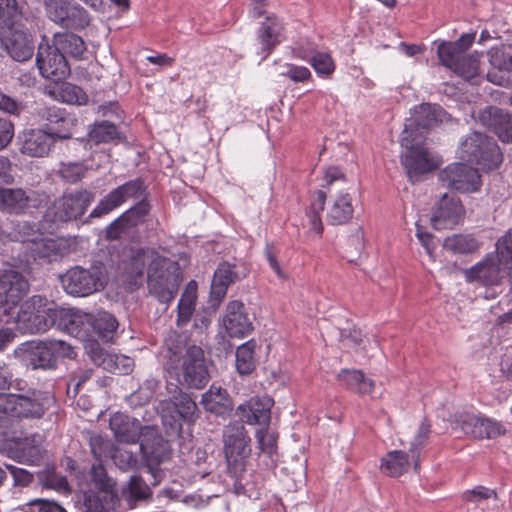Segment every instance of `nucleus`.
Returning <instances> with one entry per match:
<instances>
[{
  "instance_id": "f257e3e1",
  "label": "nucleus",
  "mask_w": 512,
  "mask_h": 512,
  "mask_svg": "<svg viewBox=\"0 0 512 512\" xmlns=\"http://www.w3.org/2000/svg\"><path fill=\"white\" fill-rule=\"evenodd\" d=\"M164 367L177 384L202 389L209 381L203 350L196 345L188 346L186 337L177 331H169L165 338Z\"/></svg>"
},
{
  "instance_id": "f03ea898",
  "label": "nucleus",
  "mask_w": 512,
  "mask_h": 512,
  "mask_svg": "<svg viewBox=\"0 0 512 512\" xmlns=\"http://www.w3.org/2000/svg\"><path fill=\"white\" fill-rule=\"evenodd\" d=\"M15 355L28 369L53 371L58 368L59 358L73 359L76 353L63 340L45 339L22 343L15 350Z\"/></svg>"
},
{
  "instance_id": "7ed1b4c3",
  "label": "nucleus",
  "mask_w": 512,
  "mask_h": 512,
  "mask_svg": "<svg viewBox=\"0 0 512 512\" xmlns=\"http://www.w3.org/2000/svg\"><path fill=\"white\" fill-rule=\"evenodd\" d=\"M326 188L330 194V202L326 212V221L330 225H343L349 222L354 213L351 187L346 176L338 167L327 169L324 177Z\"/></svg>"
},
{
  "instance_id": "20e7f679",
  "label": "nucleus",
  "mask_w": 512,
  "mask_h": 512,
  "mask_svg": "<svg viewBox=\"0 0 512 512\" xmlns=\"http://www.w3.org/2000/svg\"><path fill=\"white\" fill-rule=\"evenodd\" d=\"M63 310L53 302L48 303L41 295H34L17 311L14 322L19 330L28 333H41L56 324Z\"/></svg>"
},
{
  "instance_id": "39448f33",
  "label": "nucleus",
  "mask_w": 512,
  "mask_h": 512,
  "mask_svg": "<svg viewBox=\"0 0 512 512\" xmlns=\"http://www.w3.org/2000/svg\"><path fill=\"white\" fill-rule=\"evenodd\" d=\"M64 290L73 296L86 297L104 289L107 283L105 265L96 261L88 268L74 266L61 276Z\"/></svg>"
},
{
  "instance_id": "423d86ee",
  "label": "nucleus",
  "mask_w": 512,
  "mask_h": 512,
  "mask_svg": "<svg viewBox=\"0 0 512 512\" xmlns=\"http://www.w3.org/2000/svg\"><path fill=\"white\" fill-rule=\"evenodd\" d=\"M139 448L148 472L153 478L151 484H159L164 475L160 466L171 457L169 442L163 438L156 427L145 425Z\"/></svg>"
},
{
  "instance_id": "0eeeda50",
  "label": "nucleus",
  "mask_w": 512,
  "mask_h": 512,
  "mask_svg": "<svg viewBox=\"0 0 512 512\" xmlns=\"http://www.w3.org/2000/svg\"><path fill=\"white\" fill-rule=\"evenodd\" d=\"M459 154L462 160L487 169L498 167L503 158L497 143L478 131H473L461 142Z\"/></svg>"
},
{
  "instance_id": "6e6552de",
  "label": "nucleus",
  "mask_w": 512,
  "mask_h": 512,
  "mask_svg": "<svg viewBox=\"0 0 512 512\" xmlns=\"http://www.w3.org/2000/svg\"><path fill=\"white\" fill-rule=\"evenodd\" d=\"M169 401L163 402V424L169 425L174 431L182 430V422L192 423L197 418V405L195 401L178 384L167 385Z\"/></svg>"
},
{
  "instance_id": "1a4fd4ad",
  "label": "nucleus",
  "mask_w": 512,
  "mask_h": 512,
  "mask_svg": "<svg viewBox=\"0 0 512 512\" xmlns=\"http://www.w3.org/2000/svg\"><path fill=\"white\" fill-rule=\"evenodd\" d=\"M250 438L243 425H228L223 430L224 454L231 475L245 471L246 459L250 456Z\"/></svg>"
},
{
  "instance_id": "9d476101",
  "label": "nucleus",
  "mask_w": 512,
  "mask_h": 512,
  "mask_svg": "<svg viewBox=\"0 0 512 512\" xmlns=\"http://www.w3.org/2000/svg\"><path fill=\"white\" fill-rule=\"evenodd\" d=\"M400 141L401 146L406 149L401 157V162L410 179L437 168V160L424 147V140L418 137H410L409 134H402Z\"/></svg>"
},
{
  "instance_id": "9b49d317",
  "label": "nucleus",
  "mask_w": 512,
  "mask_h": 512,
  "mask_svg": "<svg viewBox=\"0 0 512 512\" xmlns=\"http://www.w3.org/2000/svg\"><path fill=\"white\" fill-rule=\"evenodd\" d=\"M167 264V259L158 252L149 248H141L133 251L128 262L124 266L123 275L126 283L131 288L140 287L148 273Z\"/></svg>"
},
{
  "instance_id": "f8f14e48",
  "label": "nucleus",
  "mask_w": 512,
  "mask_h": 512,
  "mask_svg": "<svg viewBox=\"0 0 512 512\" xmlns=\"http://www.w3.org/2000/svg\"><path fill=\"white\" fill-rule=\"evenodd\" d=\"M72 137L71 131L53 130L52 127L28 129L20 136V151L31 157L48 156L57 140H67Z\"/></svg>"
},
{
  "instance_id": "ddd939ff",
  "label": "nucleus",
  "mask_w": 512,
  "mask_h": 512,
  "mask_svg": "<svg viewBox=\"0 0 512 512\" xmlns=\"http://www.w3.org/2000/svg\"><path fill=\"white\" fill-rule=\"evenodd\" d=\"M178 270L176 263L167 260V264L148 273L146 280L149 293L160 303H169L176 296L182 281Z\"/></svg>"
},
{
  "instance_id": "4468645a",
  "label": "nucleus",
  "mask_w": 512,
  "mask_h": 512,
  "mask_svg": "<svg viewBox=\"0 0 512 512\" xmlns=\"http://www.w3.org/2000/svg\"><path fill=\"white\" fill-rule=\"evenodd\" d=\"M36 64L40 74L51 81L58 82L70 74V66L65 56L44 36L38 46Z\"/></svg>"
},
{
  "instance_id": "2eb2a0df",
  "label": "nucleus",
  "mask_w": 512,
  "mask_h": 512,
  "mask_svg": "<svg viewBox=\"0 0 512 512\" xmlns=\"http://www.w3.org/2000/svg\"><path fill=\"white\" fill-rule=\"evenodd\" d=\"M94 199V194L88 190H78L64 194L55 200L48 210L47 216H53V221L67 222L77 220L86 212Z\"/></svg>"
},
{
  "instance_id": "dca6fc26",
  "label": "nucleus",
  "mask_w": 512,
  "mask_h": 512,
  "mask_svg": "<svg viewBox=\"0 0 512 512\" xmlns=\"http://www.w3.org/2000/svg\"><path fill=\"white\" fill-rule=\"evenodd\" d=\"M34 26L15 25L2 29L0 40L9 56L17 61L24 62L32 58L34 41L31 30Z\"/></svg>"
},
{
  "instance_id": "f3484780",
  "label": "nucleus",
  "mask_w": 512,
  "mask_h": 512,
  "mask_svg": "<svg viewBox=\"0 0 512 512\" xmlns=\"http://www.w3.org/2000/svg\"><path fill=\"white\" fill-rule=\"evenodd\" d=\"M128 199H146V186L142 178L129 180L110 191L92 210L90 217L106 215Z\"/></svg>"
},
{
  "instance_id": "a211bd4d",
  "label": "nucleus",
  "mask_w": 512,
  "mask_h": 512,
  "mask_svg": "<svg viewBox=\"0 0 512 512\" xmlns=\"http://www.w3.org/2000/svg\"><path fill=\"white\" fill-rule=\"evenodd\" d=\"M29 291L28 280L13 268L0 270V308L11 313Z\"/></svg>"
},
{
  "instance_id": "6ab92c4d",
  "label": "nucleus",
  "mask_w": 512,
  "mask_h": 512,
  "mask_svg": "<svg viewBox=\"0 0 512 512\" xmlns=\"http://www.w3.org/2000/svg\"><path fill=\"white\" fill-rule=\"evenodd\" d=\"M448 120V114L439 105L424 103L416 107L411 119L407 120L402 134L424 140L428 131Z\"/></svg>"
},
{
  "instance_id": "aec40b11",
  "label": "nucleus",
  "mask_w": 512,
  "mask_h": 512,
  "mask_svg": "<svg viewBox=\"0 0 512 512\" xmlns=\"http://www.w3.org/2000/svg\"><path fill=\"white\" fill-rule=\"evenodd\" d=\"M56 404L50 393L33 391L30 395L13 394L12 417L40 419Z\"/></svg>"
},
{
  "instance_id": "412c9836",
  "label": "nucleus",
  "mask_w": 512,
  "mask_h": 512,
  "mask_svg": "<svg viewBox=\"0 0 512 512\" xmlns=\"http://www.w3.org/2000/svg\"><path fill=\"white\" fill-rule=\"evenodd\" d=\"M438 178L444 186L460 192H473L480 187L478 170L465 163L448 165L439 172Z\"/></svg>"
},
{
  "instance_id": "4be33fe9",
  "label": "nucleus",
  "mask_w": 512,
  "mask_h": 512,
  "mask_svg": "<svg viewBox=\"0 0 512 512\" xmlns=\"http://www.w3.org/2000/svg\"><path fill=\"white\" fill-rule=\"evenodd\" d=\"M474 118L487 130L497 135L502 142H512V115L509 112L497 106H487L478 110Z\"/></svg>"
},
{
  "instance_id": "5701e85b",
  "label": "nucleus",
  "mask_w": 512,
  "mask_h": 512,
  "mask_svg": "<svg viewBox=\"0 0 512 512\" xmlns=\"http://www.w3.org/2000/svg\"><path fill=\"white\" fill-rule=\"evenodd\" d=\"M70 325H83L87 326L84 328L86 332L89 331V327L93 329V331L105 342H109L114 338V335L117 331L119 323L115 316L106 311H100L97 315H92L88 313H84L83 315L79 313L71 314Z\"/></svg>"
},
{
  "instance_id": "b1692460",
  "label": "nucleus",
  "mask_w": 512,
  "mask_h": 512,
  "mask_svg": "<svg viewBox=\"0 0 512 512\" xmlns=\"http://www.w3.org/2000/svg\"><path fill=\"white\" fill-rule=\"evenodd\" d=\"M464 217V208L460 200L454 195L444 193L439 200L431 217L435 229L453 228Z\"/></svg>"
},
{
  "instance_id": "393cba45",
  "label": "nucleus",
  "mask_w": 512,
  "mask_h": 512,
  "mask_svg": "<svg viewBox=\"0 0 512 512\" xmlns=\"http://www.w3.org/2000/svg\"><path fill=\"white\" fill-rule=\"evenodd\" d=\"M457 428L465 435L479 439L494 438L503 433L499 423L471 413H463L457 417L455 429Z\"/></svg>"
},
{
  "instance_id": "a878e982",
  "label": "nucleus",
  "mask_w": 512,
  "mask_h": 512,
  "mask_svg": "<svg viewBox=\"0 0 512 512\" xmlns=\"http://www.w3.org/2000/svg\"><path fill=\"white\" fill-rule=\"evenodd\" d=\"M222 324L229 337L242 338L250 334L253 324L241 301H231L227 304L222 318Z\"/></svg>"
},
{
  "instance_id": "bb28decb",
  "label": "nucleus",
  "mask_w": 512,
  "mask_h": 512,
  "mask_svg": "<svg viewBox=\"0 0 512 512\" xmlns=\"http://www.w3.org/2000/svg\"><path fill=\"white\" fill-rule=\"evenodd\" d=\"M235 264L228 262H221L214 272L213 280L211 283L210 297L213 306L225 298L228 287L238 280L247 276V271L244 268L242 271L236 270Z\"/></svg>"
},
{
  "instance_id": "cd10ccee",
  "label": "nucleus",
  "mask_w": 512,
  "mask_h": 512,
  "mask_svg": "<svg viewBox=\"0 0 512 512\" xmlns=\"http://www.w3.org/2000/svg\"><path fill=\"white\" fill-rule=\"evenodd\" d=\"M273 400L270 397H253L236 408V415L250 425L268 426L271 419Z\"/></svg>"
},
{
  "instance_id": "c85d7f7f",
  "label": "nucleus",
  "mask_w": 512,
  "mask_h": 512,
  "mask_svg": "<svg viewBox=\"0 0 512 512\" xmlns=\"http://www.w3.org/2000/svg\"><path fill=\"white\" fill-rule=\"evenodd\" d=\"M468 282H479L484 286L499 285L508 275V271L502 267L494 257H487L482 262L464 271Z\"/></svg>"
},
{
  "instance_id": "c756f323",
  "label": "nucleus",
  "mask_w": 512,
  "mask_h": 512,
  "mask_svg": "<svg viewBox=\"0 0 512 512\" xmlns=\"http://www.w3.org/2000/svg\"><path fill=\"white\" fill-rule=\"evenodd\" d=\"M109 427L118 442L135 444L143 437L144 426L140 421L121 412L111 416Z\"/></svg>"
},
{
  "instance_id": "7c9ffc66",
  "label": "nucleus",
  "mask_w": 512,
  "mask_h": 512,
  "mask_svg": "<svg viewBox=\"0 0 512 512\" xmlns=\"http://www.w3.org/2000/svg\"><path fill=\"white\" fill-rule=\"evenodd\" d=\"M1 29L15 25L34 26V14L17 0H0Z\"/></svg>"
},
{
  "instance_id": "2f4dec72",
  "label": "nucleus",
  "mask_w": 512,
  "mask_h": 512,
  "mask_svg": "<svg viewBox=\"0 0 512 512\" xmlns=\"http://www.w3.org/2000/svg\"><path fill=\"white\" fill-rule=\"evenodd\" d=\"M34 258L46 259L49 262L57 261L67 253L63 241L37 236L32 239L23 240Z\"/></svg>"
},
{
  "instance_id": "473e14b6",
  "label": "nucleus",
  "mask_w": 512,
  "mask_h": 512,
  "mask_svg": "<svg viewBox=\"0 0 512 512\" xmlns=\"http://www.w3.org/2000/svg\"><path fill=\"white\" fill-rule=\"evenodd\" d=\"M475 33H465L455 42H441L437 47L440 62L452 69L475 40Z\"/></svg>"
},
{
  "instance_id": "72a5a7b5",
  "label": "nucleus",
  "mask_w": 512,
  "mask_h": 512,
  "mask_svg": "<svg viewBox=\"0 0 512 512\" xmlns=\"http://www.w3.org/2000/svg\"><path fill=\"white\" fill-rule=\"evenodd\" d=\"M201 404L207 412L217 416H229L233 410L232 400L227 391L221 387H211L202 395Z\"/></svg>"
},
{
  "instance_id": "f704fd0d",
  "label": "nucleus",
  "mask_w": 512,
  "mask_h": 512,
  "mask_svg": "<svg viewBox=\"0 0 512 512\" xmlns=\"http://www.w3.org/2000/svg\"><path fill=\"white\" fill-rule=\"evenodd\" d=\"M282 25L276 17L268 16L258 30L257 41L260 45L262 59L268 57L272 50L279 44V36Z\"/></svg>"
},
{
  "instance_id": "c9c22d12",
  "label": "nucleus",
  "mask_w": 512,
  "mask_h": 512,
  "mask_svg": "<svg viewBox=\"0 0 512 512\" xmlns=\"http://www.w3.org/2000/svg\"><path fill=\"white\" fill-rule=\"evenodd\" d=\"M30 197L21 188H0V211L21 214L29 207Z\"/></svg>"
},
{
  "instance_id": "e433bc0d",
  "label": "nucleus",
  "mask_w": 512,
  "mask_h": 512,
  "mask_svg": "<svg viewBox=\"0 0 512 512\" xmlns=\"http://www.w3.org/2000/svg\"><path fill=\"white\" fill-rule=\"evenodd\" d=\"M151 490L147 483L137 475H132L128 483L122 488L120 503H126V508L133 509L138 501L151 497Z\"/></svg>"
},
{
  "instance_id": "4c0bfd02",
  "label": "nucleus",
  "mask_w": 512,
  "mask_h": 512,
  "mask_svg": "<svg viewBox=\"0 0 512 512\" xmlns=\"http://www.w3.org/2000/svg\"><path fill=\"white\" fill-rule=\"evenodd\" d=\"M53 45L66 57L82 59L86 51L83 39L71 32H59L53 35Z\"/></svg>"
},
{
  "instance_id": "58836bf2",
  "label": "nucleus",
  "mask_w": 512,
  "mask_h": 512,
  "mask_svg": "<svg viewBox=\"0 0 512 512\" xmlns=\"http://www.w3.org/2000/svg\"><path fill=\"white\" fill-rule=\"evenodd\" d=\"M86 512H119L120 498L118 494H103L89 491L84 494Z\"/></svg>"
},
{
  "instance_id": "ea45409f",
  "label": "nucleus",
  "mask_w": 512,
  "mask_h": 512,
  "mask_svg": "<svg viewBox=\"0 0 512 512\" xmlns=\"http://www.w3.org/2000/svg\"><path fill=\"white\" fill-rule=\"evenodd\" d=\"M338 380L348 389L360 394L372 393L375 386L373 380L365 377L362 371L355 369L341 370Z\"/></svg>"
},
{
  "instance_id": "a19ab883",
  "label": "nucleus",
  "mask_w": 512,
  "mask_h": 512,
  "mask_svg": "<svg viewBox=\"0 0 512 512\" xmlns=\"http://www.w3.org/2000/svg\"><path fill=\"white\" fill-rule=\"evenodd\" d=\"M90 23L88 12L78 3L71 1L58 25L71 30H81Z\"/></svg>"
},
{
  "instance_id": "79ce46f5",
  "label": "nucleus",
  "mask_w": 512,
  "mask_h": 512,
  "mask_svg": "<svg viewBox=\"0 0 512 512\" xmlns=\"http://www.w3.org/2000/svg\"><path fill=\"white\" fill-rule=\"evenodd\" d=\"M257 343L255 340H249L240 345L235 353L236 370L241 375H248L253 372L256 367L255 348Z\"/></svg>"
},
{
  "instance_id": "37998d69",
  "label": "nucleus",
  "mask_w": 512,
  "mask_h": 512,
  "mask_svg": "<svg viewBox=\"0 0 512 512\" xmlns=\"http://www.w3.org/2000/svg\"><path fill=\"white\" fill-rule=\"evenodd\" d=\"M197 286L195 281H191L184 292L178 303V314H177V324L184 325L188 323L192 317L193 311L195 309V303L197 299Z\"/></svg>"
},
{
  "instance_id": "c03bdc74",
  "label": "nucleus",
  "mask_w": 512,
  "mask_h": 512,
  "mask_svg": "<svg viewBox=\"0 0 512 512\" xmlns=\"http://www.w3.org/2000/svg\"><path fill=\"white\" fill-rule=\"evenodd\" d=\"M90 481L95 487V493L103 494H117L116 482L113 478L109 477L102 462L93 464L89 471Z\"/></svg>"
},
{
  "instance_id": "a18cd8bd",
  "label": "nucleus",
  "mask_w": 512,
  "mask_h": 512,
  "mask_svg": "<svg viewBox=\"0 0 512 512\" xmlns=\"http://www.w3.org/2000/svg\"><path fill=\"white\" fill-rule=\"evenodd\" d=\"M479 246V242L472 235L454 234L446 237L443 242V247L455 254L474 253Z\"/></svg>"
},
{
  "instance_id": "49530a36",
  "label": "nucleus",
  "mask_w": 512,
  "mask_h": 512,
  "mask_svg": "<svg viewBox=\"0 0 512 512\" xmlns=\"http://www.w3.org/2000/svg\"><path fill=\"white\" fill-rule=\"evenodd\" d=\"M408 454L403 451H391L382 460V471L392 477H398L405 473L409 468Z\"/></svg>"
},
{
  "instance_id": "de8ad7c7",
  "label": "nucleus",
  "mask_w": 512,
  "mask_h": 512,
  "mask_svg": "<svg viewBox=\"0 0 512 512\" xmlns=\"http://www.w3.org/2000/svg\"><path fill=\"white\" fill-rule=\"evenodd\" d=\"M37 114L41 120L47 121L50 124H58L59 127L53 128V130H70V126L73 125L72 119H70L65 110L60 109L56 106L42 107L37 110Z\"/></svg>"
},
{
  "instance_id": "09e8293b",
  "label": "nucleus",
  "mask_w": 512,
  "mask_h": 512,
  "mask_svg": "<svg viewBox=\"0 0 512 512\" xmlns=\"http://www.w3.org/2000/svg\"><path fill=\"white\" fill-rule=\"evenodd\" d=\"M88 136L94 144L108 143L117 139L119 132L115 124L109 121H101L92 126Z\"/></svg>"
},
{
  "instance_id": "8fccbe9b",
  "label": "nucleus",
  "mask_w": 512,
  "mask_h": 512,
  "mask_svg": "<svg viewBox=\"0 0 512 512\" xmlns=\"http://www.w3.org/2000/svg\"><path fill=\"white\" fill-rule=\"evenodd\" d=\"M42 436L33 434L23 438L19 447L23 457L30 463H36L43 457L44 448L42 446Z\"/></svg>"
},
{
  "instance_id": "3c124183",
  "label": "nucleus",
  "mask_w": 512,
  "mask_h": 512,
  "mask_svg": "<svg viewBox=\"0 0 512 512\" xmlns=\"http://www.w3.org/2000/svg\"><path fill=\"white\" fill-rule=\"evenodd\" d=\"M58 99L63 103L72 105H85L88 102V95L79 86L69 82H64L59 86L57 92Z\"/></svg>"
},
{
  "instance_id": "603ef678",
  "label": "nucleus",
  "mask_w": 512,
  "mask_h": 512,
  "mask_svg": "<svg viewBox=\"0 0 512 512\" xmlns=\"http://www.w3.org/2000/svg\"><path fill=\"white\" fill-rule=\"evenodd\" d=\"M326 192L323 190H317L314 193L313 200L310 205V209L307 212L309 218L310 229L321 235L323 231V225L320 217V212L324 210L326 201Z\"/></svg>"
},
{
  "instance_id": "864d4df0",
  "label": "nucleus",
  "mask_w": 512,
  "mask_h": 512,
  "mask_svg": "<svg viewBox=\"0 0 512 512\" xmlns=\"http://www.w3.org/2000/svg\"><path fill=\"white\" fill-rule=\"evenodd\" d=\"M480 56L478 53L471 55L464 53L451 70L465 80H469L478 74Z\"/></svg>"
},
{
  "instance_id": "5fc2aeb1",
  "label": "nucleus",
  "mask_w": 512,
  "mask_h": 512,
  "mask_svg": "<svg viewBox=\"0 0 512 512\" xmlns=\"http://www.w3.org/2000/svg\"><path fill=\"white\" fill-rule=\"evenodd\" d=\"M507 271L512 270V231L509 230L496 242V257H494Z\"/></svg>"
},
{
  "instance_id": "6e6d98bb",
  "label": "nucleus",
  "mask_w": 512,
  "mask_h": 512,
  "mask_svg": "<svg viewBox=\"0 0 512 512\" xmlns=\"http://www.w3.org/2000/svg\"><path fill=\"white\" fill-rule=\"evenodd\" d=\"M150 211V205L146 199H141L136 205L124 212L122 220L130 227V229L145 222L146 216Z\"/></svg>"
},
{
  "instance_id": "4d7b16f0",
  "label": "nucleus",
  "mask_w": 512,
  "mask_h": 512,
  "mask_svg": "<svg viewBox=\"0 0 512 512\" xmlns=\"http://www.w3.org/2000/svg\"><path fill=\"white\" fill-rule=\"evenodd\" d=\"M430 432H431V424L427 421V419H424L419 426L417 435L415 436V439L412 442L411 448L409 450L410 457L414 462L415 471H418V469H419L420 449L426 443Z\"/></svg>"
},
{
  "instance_id": "13d9d810",
  "label": "nucleus",
  "mask_w": 512,
  "mask_h": 512,
  "mask_svg": "<svg viewBox=\"0 0 512 512\" xmlns=\"http://www.w3.org/2000/svg\"><path fill=\"white\" fill-rule=\"evenodd\" d=\"M89 447L93 457L99 462L111 456L114 444L101 435H91L89 437Z\"/></svg>"
},
{
  "instance_id": "bf43d9fd",
  "label": "nucleus",
  "mask_w": 512,
  "mask_h": 512,
  "mask_svg": "<svg viewBox=\"0 0 512 512\" xmlns=\"http://www.w3.org/2000/svg\"><path fill=\"white\" fill-rule=\"evenodd\" d=\"M489 62L499 71L512 72V48H494L489 52Z\"/></svg>"
},
{
  "instance_id": "052dcab7",
  "label": "nucleus",
  "mask_w": 512,
  "mask_h": 512,
  "mask_svg": "<svg viewBox=\"0 0 512 512\" xmlns=\"http://www.w3.org/2000/svg\"><path fill=\"white\" fill-rule=\"evenodd\" d=\"M86 167L83 163L80 162H68L61 163L60 169L58 171L61 179L68 183H76L80 181L86 174Z\"/></svg>"
},
{
  "instance_id": "680f3d73",
  "label": "nucleus",
  "mask_w": 512,
  "mask_h": 512,
  "mask_svg": "<svg viewBox=\"0 0 512 512\" xmlns=\"http://www.w3.org/2000/svg\"><path fill=\"white\" fill-rule=\"evenodd\" d=\"M110 457L114 464L123 471L134 468L138 462L135 453L124 448L116 447L115 445Z\"/></svg>"
},
{
  "instance_id": "e2e57ef3",
  "label": "nucleus",
  "mask_w": 512,
  "mask_h": 512,
  "mask_svg": "<svg viewBox=\"0 0 512 512\" xmlns=\"http://www.w3.org/2000/svg\"><path fill=\"white\" fill-rule=\"evenodd\" d=\"M310 63L318 74L329 76L334 72L335 65L328 53L317 52L311 59Z\"/></svg>"
},
{
  "instance_id": "0e129e2a",
  "label": "nucleus",
  "mask_w": 512,
  "mask_h": 512,
  "mask_svg": "<svg viewBox=\"0 0 512 512\" xmlns=\"http://www.w3.org/2000/svg\"><path fill=\"white\" fill-rule=\"evenodd\" d=\"M72 0H45V11L48 19L58 24L63 18Z\"/></svg>"
},
{
  "instance_id": "69168bd1",
  "label": "nucleus",
  "mask_w": 512,
  "mask_h": 512,
  "mask_svg": "<svg viewBox=\"0 0 512 512\" xmlns=\"http://www.w3.org/2000/svg\"><path fill=\"white\" fill-rule=\"evenodd\" d=\"M25 107L22 101L0 92V111L9 115L20 116Z\"/></svg>"
},
{
  "instance_id": "338daca9",
  "label": "nucleus",
  "mask_w": 512,
  "mask_h": 512,
  "mask_svg": "<svg viewBox=\"0 0 512 512\" xmlns=\"http://www.w3.org/2000/svg\"><path fill=\"white\" fill-rule=\"evenodd\" d=\"M490 498H497V493L493 489H489L483 486H476L471 490H466L462 494V499L466 502L478 503L483 500Z\"/></svg>"
},
{
  "instance_id": "774afa93",
  "label": "nucleus",
  "mask_w": 512,
  "mask_h": 512,
  "mask_svg": "<svg viewBox=\"0 0 512 512\" xmlns=\"http://www.w3.org/2000/svg\"><path fill=\"white\" fill-rule=\"evenodd\" d=\"M88 355L91 361L99 367L110 369L112 367V357L108 355L98 343H92L88 348Z\"/></svg>"
}]
</instances>
